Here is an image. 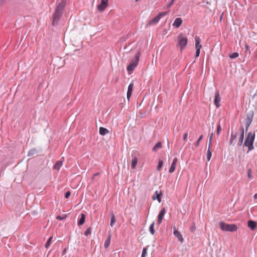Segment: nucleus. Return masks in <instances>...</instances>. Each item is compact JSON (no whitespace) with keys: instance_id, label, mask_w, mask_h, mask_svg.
Wrapping results in <instances>:
<instances>
[{"instance_id":"4c0bfd02","label":"nucleus","mask_w":257,"mask_h":257,"mask_svg":"<svg viewBox=\"0 0 257 257\" xmlns=\"http://www.w3.org/2000/svg\"><path fill=\"white\" fill-rule=\"evenodd\" d=\"M67 217V215L66 214L64 215L63 216H61L60 215H58L56 217V219L58 220H63L65 219Z\"/></svg>"},{"instance_id":"37998d69","label":"nucleus","mask_w":257,"mask_h":257,"mask_svg":"<svg viewBox=\"0 0 257 257\" xmlns=\"http://www.w3.org/2000/svg\"><path fill=\"white\" fill-rule=\"evenodd\" d=\"M196 229L195 225H194L193 226H191L190 228V230L192 232H194Z\"/></svg>"},{"instance_id":"7c9ffc66","label":"nucleus","mask_w":257,"mask_h":257,"mask_svg":"<svg viewBox=\"0 0 257 257\" xmlns=\"http://www.w3.org/2000/svg\"><path fill=\"white\" fill-rule=\"evenodd\" d=\"M238 56H239V54L238 53L234 52V53H233L232 54H231V55H230L229 57L231 59H234V58L238 57Z\"/></svg>"},{"instance_id":"09e8293b","label":"nucleus","mask_w":257,"mask_h":257,"mask_svg":"<svg viewBox=\"0 0 257 257\" xmlns=\"http://www.w3.org/2000/svg\"><path fill=\"white\" fill-rule=\"evenodd\" d=\"M253 197H254V199H256L257 198V193H256V194H255L254 195Z\"/></svg>"},{"instance_id":"a19ab883","label":"nucleus","mask_w":257,"mask_h":257,"mask_svg":"<svg viewBox=\"0 0 257 257\" xmlns=\"http://www.w3.org/2000/svg\"><path fill=\"white\" fill-rule=\"evenodd\" d=\"M200 49H196V54H195V57H198L199 56L200 54Z\"/></svg>"},{"instance_id":"72a5a7b5","label":"nucleus","mask_w":257,"mask_h":257,"mask_svg":"<svg viewBox=\"0 0 257 257\" xmlns=\"http://www.w3.org/2000/svg\"><path fill=\"white\" fill-rule=\"evenodd\" d=\"M245 53L246 54V55H250V51H249V46L248 45L246 44L245 46Z\"/></svg>"},{"instance_id":"ddd939ff","label":"nucleus","mask_w":257,"mask_h":257,"mask_svg":"<svg viewBox=\"0 0 257 257\" xmlns=\"http://www.w3.org/2000/svg\"><path fill=\"white\" fill-rule=\"evenodd\" d=\"M133 87H134V84L133 82H132L128 85L127 91V99H128V100H130V98H131V97L132 96Z\"/></svg>"},{"instance_id":"6ab92c4d","label":"nucleus","mask_w":257,"mask_h":257,"mask_svg":"<svg viewBox=\"0 0 257 257\" xmlns=\"http://www.w3.org/2000/svg\"><path fill=\"white\" fill-rule=\"evenodd\" d=\"M248 226L251 229L254 230L256 226V223L252 220H249L248 222Z\"/></svg>"},{"instance_id":"7ed1b4c3","label":"nucleus","mask_w":257,"mask_h":257,"mask_svg":"<svg viewBox=\"0 0 257 257\" xmlns=\"http://www.w3.org/2000/svg\"><path fill=\"white\" fill-rule=\"evenodd\" d=\"M219 225L221 230L224 231L233 232L237 230L238 228L237 226L235 224H229L224 222H220L219 223Z\"/></svg>"},{"instance_id":"412c9836","label":"nucleus","mask_w":257,"mask_h":257,"mask_svg":"<svg viewBox=\"0 0 257 257\" xmlns=\"http://www.w3.org/2000/svg\"><path fill=\"white\" fill-rule=\"evenodd\" d=\"M63 162L61 161H57L54 165L53 168L54 169L59 170L61 167L62 166Z\"/></svg>"},{"instance_id":"f03ea898","label":"nucleus","mask_w":257,"mask_h":257,"mask_svg":"<svg viewBox=\"0 0 257 257\" xmlns=\"http://www.w3.org/2000/svg\"><path fill=\"white\" fill-rule=\"evenodd\" d=\"M255 138L254 134L250 132L247 134V136L245 139L243 146L248 148V151H250L254 149L253 144Z\"/></svg>"},{"instance_id":"79ce46f5","label":"nucleus","mask_w":257,"mask_h":257,"mask_svg":"<svg viewBox=\"0 0 257 257\" xmlns=\"http://www.w3.org/2000/svg\"><path fill=\"white\" fill-rule=\"evenodd\" d=\"M187 136H188V133H186L184 134V136H183V140L186 141L187 139Z\"/></svg>"},{"instance_id":"39448f33","label":"nucleus","mask_w":257,"mask_h":257,"mask_svg":"<svg viewBox=\"0 0 257 257\" xmlns=\"http://www.w3.org/2000/svg\"><path fill=\"white\" fill-rule=\"evenodd\" d=\"M178 44L180 47L182 51L187 44L188 39L182 34H180L177 37Z\"/></svg>"},{"instance_id":"2eb2a0df","label":"nucleus","mask_w":257,"mask_h":257,"mask_svg":"<svg viewBox=\"0 0 257 257\" xmlns=\"http://www.w3.org/2000/svg\"><path fill=\"white\" fill-rule=\"evenodd\" d=\"M195 49H200L202 48V45L201 43V39L198 36H195Z\"/></svg>"},{"instance_id":"c85d7f7f","label":"nucleus","mask_w":257,"mask_h":257,"mask_svg":"<svg viewBox=\"0 0 257 257\" xmlns=\"http://www.w3.org/2000/svg\"><path fill=\"white\" fill-rule=\"evenodd\" d=\"M53 238V237L52 236H51L49 239L48 240H47V241L46 242V244H45V247L46 248H48L51 243V242H52V239Z\"/></svg>"},{"instance_id":"2f4dec72","label":"nucleus","mask_w":257,"mask_h":257,"mask_svg":"<svg viewBox=\"0 0 257 257\" xmlns=\"http://www.w3.org/2000/svg\"><path fill=\"white\" fill-rule=\"evenodd\" d=\"M221 131V125H220V123H218V124H217V132H216L217 136L220 135Z\"/></svg>"},{"instance_id":"a878e982","label":"nucleus","mask_w":257,"mask_h":257,"mask_svg":"<svg viewBox=\"0 0 257 257\" xmlns=\"http://www.w3.org/2000/svg\"><path fill=\"white\" fill-rule=\"evenodd\" d=\"M116 222V220H115V216H114V215L112 213L111 215V220H110V226L111 227H112L114 224H115Z\"/></svg>"},{"instance_id":"4468645a","label":"nucleus","mask_w":257,"mask_h":257,"mask_svg":"<svg viewBox=\"0 0 257 257\" xmlns=\"http://www.w3.org/2000/svg\"><path fill=\"white\" fill-rule=\"evenodd\" d=\"M178 161L177 158L175 157L174 158L173 162L172 163V165L171 166V167L169 169V172L170 173H172L174 172L175 170L177 162Z\"/></svg>"},{"instance_id":"9d476101","label":"nucleus","mask_w":257,"mask_h":257,"mask_svg":"<svg viewBox=\"0 0 257 257\" xmlns=\"http://www.w3.org/2000/svg\"><path fill=\"white\" fill-rule=\"evenodd\" d=\"M165 213L166 210L164 208L162 209V210L160 211L158 216V223L159 224L161 223Z\"/></svg>"},{"instance_id":"dca6fc26","label":"nucleus","mask_w":257,"mask_h":257,"mask_svg":"<svg viewBox=\"0 0 257 257\" xmlns=\"http://www.w3.org/2000/svg\"><path fill=\"white\" fill-rule=\"evenodd\" d=\"M182 22L181 18H176L173 24V26L178 28L181 25Z\"/></svg>"},{"instance_id":"e433bc0d","label":"nucleus","mask_w":257,"mask_h":257,"mask_svg":"<svg viewBox=\"0 0 257 257\" xmlns=\"http://www.w3.org/2000/svg\"><path fill=\"white\" fill-rule=\"evenodd\" d=\"M213 133H212L211 135V136L210 137L209 139V144H208V147L209 148H211V142H212V138H213Z\"/></svg>"},{"instance_id":"de8ad7c7","label":"nucleus","mask_w":257,"mask_h":257,"mask_svg":"<svg viewBox=\"0 0 257 257\" xmlns=\"http://www.w3.org/2000/svg\"><path fill=\"white\" fill-rule=\"evenodd\" d=\"M66 250H67L66 248H65L64 249L63 251V254H65V252H66Z\"/></svg>"},{"instance_id":"49530a36","label":"nucleus","mask_w":257,"mask_h":257,"mask_svg":"<svg viewBox=\"0 0 257 257\" xmlns=\"http://www.w3.org/2000/svg\"><path fill=\"white\" fill-rule=\"evenodd\" d=\"M6 2V0H0V5H3Z\"/></svg>"},{"instance_id":"393cba45","label":"nucleus","mask_w":257,"mask_h":257,"mask_svg":"<svg viewBox=\"0 0 257 257\" xmlns=\"http://www.w3.org/2000/svg\"><path fill=\"white\" fill-rule=\"evenodd\" d=\"M161 147H162V143L161 142H158L153 147V150L154 151H157L158 149H160Z\"/></svg>"},{"instance_id":"423d86ee","label":"nucleus","mask_w":257,"mask_h":257,"mask_svg":"<svg viewBox=\"0 0 257 257\" xmlns=\"http://www.w3.org/2000/svg\"><path fill=\"white\" fill-rule=\"evenodd\" d=\"M63 12V10H61L59 8H56L55 12L53 14L52 25L54 26L58 23Z\"/></svg>"},{"instance_id":"20e7f679","label":"nucleus","mask_w":257,"mask_h":257,"mask_svg":"<svg viewBox=\"0 0 257 257\" xmlns=\"http://www.w3.org/2000/svg\"><path fill=\"white\" fill-rule=\"evenodd\" d=\"M140 56V52L139 51L135 56L134 59L132 60L130 64L127 67V70L128 72L133 71L138 64L139 58Z\"/></svg>"},{"instance_id":"4be33fe9","label":"nucleus","mask_w":257,"mask_h":257,"mask_svg":"<svg viewBox=\"0 0 257 257\" xmlns=\"http://www.w3.org/2000/svg\"><path fill=\"white\" fill-rule=\"evenodd\" d=\"M85 220V215L83 213L81 214V218L78 222V225H82L84 224Z\"/></svg>"},{"instance_id":"c756f323","label":"nucleus","mask_w":257,"mask_h":257,"mask_svg":"<svg viewBox=\"0 0 257 257\" xmlns=\"http://www.w3.org/2000/svg\"><path fill=\"white\" fill-rule=\"evenodd\" d=\"M163 165V161L162 160H160L158 162V165L157 166V170L158 171H160Z\"/></svg>"},{"instance_id":"6e6552de","label":"nucleus","mask_w":257,"mask_h":257,"mask_svg":"<svg viewBox=\"0 0 257 257\" xmlns=\"http://www.w3.org/2000/svg\"><path fill=\"white\" fill-rule=\"evenodd\" d=\"M108 0H101L100 5L97 6V10L99 12H103L108 6Z\"/></svg>"},{"instance_id":"c9c22d12","label":"nucleus","mask_w":257,"mask_h":257,"mask_svg":"<svg viewBox=\"0 0 257 257\" xmlns=\"http://www.w3.org/2000/svg\"><path fill=\"white\" fill-rule=\"evenodd\" d=\"M147 253V247H145L143 249L142 256L141 257H146V255Z\"/></svg>"},{"instance_id":"473e14b6","label":"nucleus","mask_w":257,"mask_h":257,"mask_svg":"<svg viewBox=\"0 0 257 257\" xmlns=\"http://www.w3.org/2000/svg\"><path fill=\"white\" fill-rule=\"evenodd\" d=\"M203 138V135H201L198 140L197 141L196 143H195V146L196 148H198L199 146L200 142Z\"/></svg>"},{"instance_id":"5701e85b","label":"nucleus","mask_w":257,"mask_h":257,"mask_svg":"<svg viewBox=\"0 0 257 257\" xmlns=\"http://www.w3.org/2000/svg\"><path fill=\"white\" fill-rule=\"evenodd\" d=\"M137 163H138V159L137 158V157H135L134 158H133V159L132 161V164H131L132 168L133 169H135Z\"/></svg>"},{"instance_id":"aec40b11","label":"nucleus","mask_w":257,"mask_h":257,"mask_svg":"<svg viewBox=\"0 0 257 257\" xmlns=\"http://www.w3.org/2000/svg\"><path fill=\"white\" fill-rule=\"evenodd\" d=\"M109 133V131L103 127H99V134L102 136H104L106 134H107Z\"/></svg>"},{"instance_id":"b1692460","label":"nucleus","mask_w":257,"mask_h":257,"mask_svg":"<svg viewBox=\"0 0 257 257\" xmlns=\"http://www.w3.org/2000/svg\"><path fill=\"white\" fill-rule=\"evenodd\" d=\"M110 238L111 235H109L107 239L105 241L104 246L105 248H107L110 245Z\"/></svg>"},{"instance_id":"58836bf2","label":"nucleus","mask_w":257,"mask_h":257,"mask_svg":"<svg viewBox=\"0 0 257 257\" xmlns=\"http://www.w3.org/2000/svg\"><path fill=\"white\" fill-rule=\"evenodd\" d=\"M251 170L250 169H248L247 170V177L249 179L251 178Z\"/></svg>"},{"instance_id":"f257e3e1","label":"nucleus","mask_w":257,"mask_h":257,"mask_svg":"<svg viewBox=\"0 0 257 257\" xmlns=\"http://www.w3.org/2000/svg\"><path fill=\"white\" fill-rule=\"evenodd\" d=\"M239 135V138L238 140V142L237 145L238 146H241L243 143V140L244 139V127L243 126H240L238 131L235 134L231 133L230 136V139L229 140V145H234V140L236 138L237 135Z\"/></svg>"},{"instance_id":"bb28decb","label":"nucleus","mask_w":257,"mask_h":257,"mask_svg":"<svg viewBox=\"0 0 257 257\" xmlns=\"http://www.w3.org/2000/svg\"><path fill=\"white\" fill-rule=\"evenodd\" d=\"M210 150H211V148H209L208 147V151L207 152V154H206L207 159L208 161H210L211 156H212V153H211Z\"/></svg>"},{"instance_id":"9b49d317","label":"nucleus","mask_w":257,"mask_h":257,"mask_svg":"<svg viewBox=\"0 0 257 257\" xmlns=\"http://www.w3.org/2000/svg\"><path fill=\"white\" fill-rule=\"evenodd\" d=\"M161 195H162L161 191H160V192H159L158 191H156L154 195L152 196V199L153 200L157 199L158 202L159 203H160L161 202Z\"/></svg>"},{"instance_id":"a211bd4d","label":"nucleus","mask_w":257,"mask_h":257,"mask_svg":"<svg viewBox=\"0 0 257 257\" xmlns=\"http://www.w3.org/2000/svg\"><path fill=\"white\" fill-rule=\"evenodd\" d=\"M67 0H62L56 6V8H59L61 10H64V9L66 5Z\"/></svg>"},{"instance_id":"f3484780","label":"nucleus","mask_w":257,"mask_h":257,"mask_svg":"<svg viewBox=\"0 0 257 257\" xmlns=\"http://www.w3.org/2000/svg\"><path fill=\"white\" fill-rule=\"evenodd\" d=\"M252 117H247L245 119V131H247L250 124H251L252 122Z\"/></svg>"},{"instance_id":"ea45409f","label":"nucleus","mask_w":257,"mask_h":257,"mask_svg":"<svg viewBox=\"0 0 257 257\" xmlns=\"http://www.w3.org/2000/svg\"><path fill=\"white\" fill-rule=\"evenodd\" d=\"M71 195V192L70 191H67L65 194V197L66 198H68Z\"/></svg>"},{"instance_id":"cd10ccee","label":"nucleus","mask_w":257,"mask_h":257,"mask_svg":"<svg viewBox=\"0 0 257 257\" xmlns=\"http://www.w3.org/2000/svg\"><path fill=\"white\" fill-rule=\"evenodd\" d=\"M154 224H155V222H153L151 225H150V228H149V230H150V233L152 234H155V231L154 230Z\"/></svg>"},{"instance_id":"0eeeda50","label":"nucleus","mask_w":257,"mask_h":257,"mask_svg":"<svg viewBox=\"0 0 257 257\" xmlns=\"http://www.w3.org/2000/svg\"><path fill=\"white\" fill-rule=\"evenodd\" d=\"M168 13H169V11L166 12L160 13L157 17H155L152 20H151L149 22L148 25L149 26H151V25H154L157 24L159 22L160 20L162 17L165 16L166 15H167Z\"/></svg>"},{"instance_id":"a18cd8bd","label":"nucleus","mask_w":257,"mask_h":257,"mask_svg":"<svg viewBox=\"0 0 257 257\" xmlns=\"http://www.w3.org/2000/svg\"><path fill=\"white\" fill-rule=\"evenodd\" d=\"M99 175V173H96L95 174H94L93 175V177H92V180H94V177L96 176H97Z\"/></svg>"},{"instance_id":"c03bdc74","label":"nucleus","mask_w":257,"mask_h":257,"mask_svg":"<svg viewBox=\"0 0 257 257\" xmlns=\"http://www.w3.org/2000/svg\"><path fill=\"white\" fill-rule=\"evenodd\" d=\"M175 0H172L169 4L168 5V8H170L172 6V5L173 4Z\"/></svg>"},{"instance_id":"f8f14e48","label":"nucleus","mask_w":257,"mask_h":257,"mask_svg":"<svg viewBox=\"0 0 257 257\" xmlns=\"http://www.w3.org/2000/svg\"><path fill=\"white\" fill-rule=\"evenodd\" d=\"M173 234L177 237L181 243L184 242V238L181 234V233L176 229H174L173 231Z\"/></svg>"},{"instance_id":"f704fd0d","label":"nucleus","mask_w":257,"mask_h":257,"mask_svg":"<svg viewBox=\"0 0 257 257\" xmlns=\"http://www.w3.org/2000/svg\"><path fill=\"white\" fill-rule=\"evenodd\" d=\"M91 233V227H88L86 230V231H85L84 232V234L86 235V236H88L89 235V234H90Z\"/></svg>"},{"instance_id":"8fccbe9b","label":"nucleus","mask_w":257,"mask_h":257,"mask_svg":"<svg viewBox=\"0 0 257 257\" xmlns=\"http://www.w3.org/2000/svg\"><path fill=\"white\" fill-rule=\"evenodd\" d=\"M138 0H136V1H137Z\"/></svg>"},{"instance_id":"1a4fd4ad","label":"nucleus","mask_w":257,"mask_h":257,"mask_svg":"<svg viewBox=\"0 0 257 257\" xmlns=\"http://www.w3.org/2000/svg\"><path fill=\"white\" fill-rule=\"evenodd\" d=\"M221 101V97L218 91H216L215 93V98L214 100V104L216 108L220 107V102Z\"/></svg>"}]
</instances>
